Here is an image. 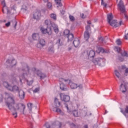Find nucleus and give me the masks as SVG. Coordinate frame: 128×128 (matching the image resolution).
Returning a JSON list of instances; mask_svg holds the SVG:
<instances>
[{"label": "nucleus", "instance_id": "f257e3e1", "mask_svg": "<svg viewBox=\"0 0 128 128\" xmlns=\"http://www.w3.org/2000/svg\"><path fill=\"white\" fill-rule=\"evenodd\" d=\"M6 106L8 110H10L12 113V116H14V118H18L17 110L24 115H26V112H24L26 105L22 103H17L16 104V101H14V99L12 97H9L8 98V101L6 102Z\"/></svg>", "mask_w": 128, "mask_h": 128}, {"label": "nucleus", "instance_id": "f03ea898", "mask_svg": "<svg viewBox=\"0 0 128 128\" xmlns=\"http://www.w3.org/2000/svg\"><path fill=\"white\" fill-rule=\"evenodd\" d=\"M60 106V102H58V98H55L54 104L52 108V110L54 112H60V114H62V110L58 108Z\"/></svg>", "mask_w": 128, "mask_h": 128}, {"label": "nucleus", "instance_id": "7ed1b4c3", "mask_svg": "<svg viewBox=\"0 0 128 128\" xmlns=\"http://www.w3.org/2000/svg\"><path fill=\"white\" fill-rule=\"evenodd\" d=\"M118 8L120 10V12H121L120 14H124V18L127 20L128 16L126 14V7L124 4V2L122 0H120L118 4Z\"/></svg>", "mask_w": 128, "mask_h": 128}, {"label": "nucleus", "instance_id": "20e7f679", "mask_svg": "<svg viewBox=\"0 0 128 128\" xmlns=\"http://www.w3.org/2000/svg\"><path fill=\"white\" fill-rule=\"evenodd\" d=\"M105 62L106 59L102 58H96L92 60V62L96 66H104Z\"/></svg>", "mask_w": 128, "mask_h": 128}, {"label": "nucleus", "instance_id": "39448f33", "mask_svg": "<svg viewBox=\"0 0 128 128\" xmlns=\"http://www.w3.org/2000/svg\"><path fill=\"white\" fill-rule=\"evenodd\" d=\"M60 82H68V85L72 90L78 88V84L74 83L72 80L68 79H64V78H60Z\"/></svg>", "mask_w": 128, "mask_h": 128}, {"label": "nucleus", "instance_id": "423d86ee", "mask_svg": "<svg viewBox=\"0 0 128 128\" xmlns=\"http://www.w3.org/2000/svg\"><path fill=\"white\" fill-rule=\"evenodd\" d=\"M70 104H65V106L66 108L67 112L68 114H73L74 116H78V110H74L73 112L70 109Z\"/></svg>", "mask_w": 128, "mask_h": 128}, {"label": "nucleus", "instance_id": "0eeeda50", "mask_svg": "<svg viewBox=\"0 0 128 128\" xmlns=\"http://www.w3.org/2000/svg\"><path fill=\"white\" fill-rule=\"evenodd\" d=\"M10 22L12 23V26L14 27V28L16 30V26H18V22L16 19H13L11 22H9L5 24L6 26L8 28L10 26Z\"/></svg>", "mask_w": 128, "mask_h": 128}, {"label": "nucleus", "instance_id": "6e6552de", "mask_svg": "<svg viewBox=\"0 0 128 128\" xmlns=\"http://www.w3.org/2000/svg\"><path fill=\"white\" fill-rule=\"evenodd\" d=\"M22 70L23 71L24 74H26V76H28L30 74V67L26 64H24L22 66Z\"/></svg>", "mask_w": 128, "mask_h": 128}, {"label": "nucleus", "instance_id": "1a4fd4ad", "mask_svg": "<svg viewBox=\"0 0 128 128\" xmlns=\"http://www.w3.org/2000/svg\"><path fill=\"white\" fill-rule=\"evenodd\" d=\"M40 30L42 34H48V36H50L52 34V28L48 27L47 28H42Z\"/></svg>", "mask_w": 128, "mask_h": 128}, {"label": "nucleus", "instance_id": "9d476101", "mask_svg": "<svg viewBox=\"0 0 128 128\" xmlns=\"http://www.w3.org/2000/svg\"><path fill=\"white\" fill-rule=\"evenodd\" d=\"M60 98L62 100H64V102H70V96L66 95L64 94H60Z\"/></svg>", "mask_w": 128, "mask_h": 128}, {"label": "nucleus", "instance_id": "9b49d317", "mask_svg": "<svg viewBox=\"0 0 128 128\" xmlns=\"http://www.w3.org/2000/svg\"><path fill=\"white\" fill-rule=\"evenodd\" d=\"M44 46H46V40L44 39H40L36 44V46L38 48H44Z\"/></svg>", "mask_w": 128, "mask_h": 128}, {"label": "nucleus", "instance_id": "f8f14e48", "mask_svg": "<svg viewBox=\"0 0 128 128\" xmlns=\"http://www.w3.org/2000/svg\"><path fill=\"white\" fill-rule=\"evenodd\" d=\"M18 96L20 100H24V96H26V92L22 89H20L18 92Z\"/></svg>", "mask_w": 128, "mask_h": 128}, {"label": "nucleus", "instance_id": "ddd939ff", "mask_svg": "<svg viewBox=\"0 0 128 128\" xmlns=\"http://www.w3.org/2000/svg\"><path fill=\"white\" fill-rule=\"evenodd\" d=\"M18 86L14 85V86H10L9 88V90L12 92H18L19 90Z\"/></svg>", "mask_w": 128, "mask_h": 128}, {"label": "nucleus", "instance_id": "4468645a", "mask_svg": "<svg viewBox=\"0 0 128 128\" xmlns=\"http://www.w3.org/2000/svg\"><path fill=\"white\" fill-rule=\"evenodd\" d=\"M41 16L40 11H36L34 13L33 18L34 20H38L40 18Z\"/></svg>", "mask_w": 128, "mask_h": 128}, {"label": "nucleus", "instance_id": "2eb2a0df", "mask_svg": "<svg viewBox=\"0 0 128 128\" xmlns=\"http://www.w3.org/2000/svg\"><path fill=\"white\" fill-rule=\"evenodd\" d=\"M109 24L110 26L115 28H118V26H120V24L116 20H112L110 23H109Z\"/></svg>", "mask_w": 128, "mask_h": 128}, {"label": "nucleus", "instance_id": "dca6fc26", "mask_svg": "<svg viewBox=\"0 0 128 128\" xmlns=\"http://www.w3.org/2000/svg\"><path fill=\"white\" fill-rule=\"evenodd\" d=\"M73 44H74V46L75 48H78V46H80V40L78 38H75L73 42Z\"/></svg>", "mask_w": 128, "mask_h": 128}, {"label": "nucleus", "instance_id": "f3484780", "mask_svg": "<svg viewBox=\"0 0 128 128\" xmlns=\"http://www.w3.org/2000/svg\"><path fill=\"white\" fill-rule=\"evenodd\" d=\"M6 64H9L10 66H16V61L14 59H12L10 62V60H8L6 61Z\"/></svg>", "mask_w": 128, "mask_h": 128}, {"label": "nucleus", "instance_id": "a211bd4d", "mask_svg": "<svg viewBox=\"0 0 128 128\" xmlns=\"http://www.w3.org/2000/svg\"><path fill=\"white\" fill-rule=\"evenodd\" d=\"M37 76L40 78V80H42L44 78L46 77V74L38 70L36 73Z\"/></svg>", "mask_w": 128, "mask_h": 128}, {"label": "nucleus", "instance_id": "6ab92c4d", "mask_svg": "<svg viewBox=\"0 0 128 128\" xmlns=\"http://www.w3.org/2000/svg\"><path fill=\"white\" fill-rule=\"evenodd\" d=\"M50 26H52V28H53L56 34H58V26L54 22L51 23Z\"/></svg>", "mask_w": 128, "mask_h": 128}, {"label": "nucleus", "instance_id": "aec40b11", "mask_svg": "<svg viewBox=\"0 0 128 128\" xmlns=\"http://www.w3.org/2000/svg\"><path fill=\"white\" fill-rule=\"evenodd\" d=\"M60 88L62 90H64L65 92H66V90H68V87L66 84H64L63 83L60 84Z\"/></svg>", "mask_w": 128, "mask_h": 128}, {"label": "nucleus", "instance_id": "412c9836", "mask_svg": "<svg viewBox=\"0 0 128 128\" xmlns=\"http://www.w3.org/2000/svg\"><path fill=\"white\" fill-rule=\"evenodd\" d=\"M2 11L3 14H6V12H7L8 14H12V12L8 10V8L6 6H3Z\"/></svg>", "mask_w": 128, "mask_h": 128}, {"label": "nucleus", "instance_id": "4be33fe9", "mask_svg": "<svg viewBox=\"0 0 128 128\" xmlns=\"http://www.w3.org/2000/svg\"><path fill=\"white\" fill-rule=\"evenodd\" d=\"M54 128H62V123L60 122L57 121L54 123L52 125Z\"/></svg>", "mask_w": 128, "mask_h": 128}, {"label": "nucleus", "instance_id": "5701e85b", "mask_svg": "<svg viewBox=\"0 0 128 128\" xmlns=\"http://www.w3.org/2000/svg\"><path fill=\"white\" fill-rule=\"evenodd\" d=\"M120 90L122 92V94H124L126 92V85L122 84L120 86Z\"/></svg>", "mask_w": 128, "mask_h": 128}, {"label": "nucleus", "instance_id": "b1692460", "mask_svg": "<svg viewBox=\"0 0 128 128\" xmlns=\"http://www.w3.org/2000/svg\"><path fill=\"white\" fill-rule=\"evenodd\" d=\"M32 38L34 40H40V34L36 33L33 34H32Z\"/></svg>", "mask_w": 128, "mask_h": 128}, {"label": "nucleus", "instance_id": "393cba45", "mask_svg": "<svg viewBox=\"0 0 128 128\" xmlns=\"http://www.w3.org/2000/svg\"><path fill=\"white\" fill-rule=\"evenodd\" d=\"M114 18V16H112V14L110 13L109 14H108L107 15V20H108V24H110L112 22V20Z\"/></svg>", "mask_w": 128, "mask_h": 128}, {"label": "nucleus", "instance_id": "a878e982", "mask_svg": "<svg viewBox=\"0 0 128 128\" xmlns=\"http://www.w3.org/2000/svg\"><path fill=\"white\" fill-rule=\"evenodd\" d=\"M16 74L10 75V78L12 80V83L14 84H16L18 82V80H16Z\"/></svg>", "mask_w": 128, "mask_h": 128}, {"label": "nucleus", "instance_id": "bb28decb", "mask_svg": "<svg viewBox=\"0 0 128 128\" xmlns=\"http://www.w3.org/2000/svg\"><path fill=\"white\" fill-rule=\"evenodd\" d=\"M56 44L58 47V48H60V46H64V42H62V40L58 38L56 42Z\"/></svg>", "mask_w": 128, "mask_h": 128}, {"label": "nucleus", "instance_id": "cd10ccee", "mask_svg": "<svg viewBox=\"0 0 128 128\" xmlns=\"http://www.w3.org/2000/svg\"><path fill=\"white\" fill-rule=\"evenodd\" d=\"M94 56H96V52H94V50H90L88 55V57L90 58H92Z\"/></svg>", "mask_w": 128, "mask_h": 128}, {"label": "nucleus", "instance_id": "c85d7f7f", "mask_svg": "<svg viewBox=\"0 0 128 128\" xmlns=\"http://www.w3.org/2000/svg\"><path fill=\"white\" fill-rule=\"evenodd\" d=\"M48 50L49 52H51L52 54H54V44H51L48 47Z\"/></svg>", "mask_w": 128, "mask_h": 128}, {"label": "nucleus", "instance_id": "c756f323", "mask_svg": "<svg viewBox=\"0 0 128 128\" xmlns=\"http://www.w3.org/2000/svg\"><path fill=\"white\" fill-rule=\"evenodd\" d=\"M90 32H85L84 33V40H88V38H90Z\"/></svg>", "mask_w": 128, "mask_h": 128}, {"label": "nucleus", "instance_id": "7c9ffc66", "mask_svg": "<svg viewBox=\"0 0 128 128\" xmlns=\"http://www.w3.org/2000/svg\"><path fill=\"white\" fill-rule=\"evenodd\" d=\"M27 106L28 108V110H29L30 114H32V103H28L27 104Z\"/></svg>", "mask_w": 128, "mask_h": 128}, {"label": "nucleus", "instance_id": "2f4dec72", "mask_svg": "<svg viewBox=\"0 0 128 128\" xmlns=\"http://www.w3.org/2000/svg\"><path fill=\"white\" fill-rule=\"evenodd\" d=\"M98 50L100 52H102V54H108V52H110L108 50H106L104 48L102 47L99 48Z\"/></svg>", "mask_w": 128, "mask_h": 128}, {"label": "nucleus", "instance_id": "473e14b6", "mask_svg": "<svg viewBox=\"0 0 128 128\" xmlns=\"http://www.w3.org/2000/svg\"><path fill=\"white\" fill-rule=\"evenodd\" d=\"M74 34L70 33L68 34V42H72L74 40Z\"/></svg>", "mask_w": 128, "mask_h": 128}, {"label": "nucleus", "instance_id": "72a5a7b5", "mask_svg": "<svg viewBox=\"0 0 128 128\" xmlns=\"http://www.w3.org/2000/svg\"><path fill=\"white\" fill-rule=\"evenodd\" d=\"M3 85L5 88H8V90H10V88L11 86L10 85V84H8V82H4Z\"/></svg>", "mask_w": 128, "mask_h": 128}, {"label": "nucleus", "instance_id": "f704fd0d", "mask_svg": "<svg viewBox=\"0 0 128 128\" xmlns=\"http://www.w3.org/2000/svg\"><path fill=\"white\" fill-rule=\"evenodd\" d=\"M120 54L122 56H125L126 58H128V52H127L124 50L122 52H121Z\"/></svg>", "mask_w": 128, "mask_h": 128}, {"label": "nucleus", "instance_id": "c9c22d12", "mask_svg": "<svg viewBox=\"0 0 128 128\" xmlns=\"http://www.w3.org/2000/svg\"><path fill=\"white\" fill-rule=\"evenodd\" d=\"M52 23V21H50V20H46L44 21V24H46V26H51Z\"/></svg>", "mask_w": 128, "mask_h": 128}, {"label": "nucleus", "instance_id": "e433bc0d", "mask_svg": "<svg viewBox=\"0 0 128 128\" xmlns=\"http://www.w3.org/2000/svg\"><path fill=\"white\" fill-rule=\"evenodd\" d=\"M92 29H90V26L87 25L86 27V32H91Z\"/></svg>", "mask_w": 128, "mask_h": 128}, {"label": "nucleus", "instance_id": "4c0bfd02", "mask_svg": "<svg viewBox=\"0 0 128 128\" xmlns=\"http://www.w3.org/2000/svg\"><path fill=\"white\" fill-rule=\"evenodd\" d=\"M116 76L118 78H120V72L118 71V70H115L114 72Z\"/></svg>", "mask_w": 128, "mask_h": 128}, {"label": "nucleus", "instance_id": "58836bf2", "mask_svg": "<svg viewBox=\"0 0 128 128\" xmlns=\"http://www.w3.org/2000/svg\"><path fill=\"white\" fill-rule=\"evenodd\" d=\"M51 18L54 20H56V15L54 14H50Z\"/></svg>", "mask_w": 128, "mask_h": 128}, {"label": "nucleus", "instance_id": "ea45409f", "mask_svg": "<svg viewBox=\"0 0 128 128\" xmlns=\"http://www.w3.org/2000/svg\"><path fill=\"white\" fill-rule=\"evenodd\" d=\"M56 4H58L59 6H62V0H54Z\"/></svg>", "mask_w": 128, "mask_h": 128}, {"label": "nucleus", "instance_id": "a19ab883", "mask_svg": "<svg viewBox=\"0 0 128 128\" xmlns=\"http://www.w3.org/2000/svg\"><path fill=\"white\" fill-rule=\"evenodd\" d=\"M70 30H65L64 32V36H68L70 34Z\"/></svg>", "mask_w": 128, "mask_h": 128}, {"label": "nucleus", "instance_id": "79ce46f5", "mask_svg": "<svg viewBox=\"0 0 128 128\" xmlns=\"http://www.w3.org/2000/svg\"><path fill=\"white\" fill-rule=\"evenodd\" d=\"M69 18L71 22H74L76 20L74 17L72 15L69 16Z\"/></svg>", "mask_w": 128, "mask_h": 128}, {"label": "nucleus", "instance_id": "37998d69", "mask_svg": "<svg viewBox=\"0 0 128 128\" xmlns=\"http://www.w3.org/2000/svg\"><path fill=\"white\" fill-rule=\"evenodd\" d=\"M101 4L103 6L104 8H106L108 6V4L106 3H104V0H101Z\"/></svg>", "mask_w": 128, "mask_h": 128}, {"label": "nucleus", "instance_id": "c03bdc74", "mask_svg": "<svg viewBox=\"0 0 128 128\" xmlns=\"http://www.w3.org/2000/svg\"><path fill=\"white\" fill-rule=\"evenodd\" d=\"M26 5H23V8H22V11L26 12Z\"/></svg>", "mask_w": 128, "mask_h": 128}, {"label": "nucleus", "instance_id": "a18cd8bd", "mask_svg": "<svg viewBox=\"0 0 128 128\" xmlns=\"http://www.w3.org/2000/svg\"><path fill=\"white\" fill-rule=\"evenodd\" d=\"M116 44L118 46H120V44H122V41H120V39H118L116 40Z\"/></svg>", "mask_w": 128, "mask_h": 128}, {"label": "nucleus", "instance_id": "49530a36", "mask_svg": "<svg viewBox=\"0 0 128 128\" xmlns=\"http://www.w3.org/2000/svg\"><path fill=\"white\" fill-rule=\"evenodd\" d=\"M38 92H40V88L38 87L36 88L34 90H33V92H34V94Z\"/></svg>", "mask_w": 128, "mask_h": 128}, {"label": "nucleus", "instance_id": "de8ad7c7", "mask_svg": "<svg viewBox=\"0 0 128 128\" xmlns=\"http://www.w3.org/2000/svg\"><path fill=\"white\" fill-rule=\"evenodd\" d=\"M27 84H28V86H32V83L34 82V80H31L30 81L28 80L27 81Z\"/></svg>", "mask_w": 128, "mask_h": 128}, {"label": "nucleus", "instance_id": "09e8293b", "mask_svg": "<svg viewBox=\"0 0 128 128\" xmlns=\"http://www.w3.org/2000/svg\"><path fill=\"white\" fill-rule=\"evenodd\" d=\"M47 6H48V8H50V10H52V3H50V2H48V4H47Z\"/></svg>", "mask_w": 128, "mask_h": 128}, {"label": "nucleus", "instance_id": "8fccbe9b", "mask_svg": "<svg viewBox=\"0 0 128 128\" xmlns=\"http://www.w3.org/2000/svg\"><path fill=\"white\" fill-rule=\"evenodd\" d=\"M98 40L104 43V38L102 37H100L98 38Z\"/></svg>", "mask_w": 128, "mask_h": 128}, {"label": "nucleus", "instance_id": "3c124183", "mask_svg": "<svg viewBox=\"0 0 128 128\" xmlns=\"http://www.w3.org/2000/svg\"><path fill=\"white\" fill-rule=\"evenodd\" d=\"M116 52H118L119 54V52H120L122 50L120 49V48H118V47H116Z\"/></svg>", "mask_w": 128, "mask_h": 128}, {"label": "nucleus", "instance_id": "603ef678", "mask_svg": "<svg viewBox=\"0 0 128 128\" xmlns=\"http://www.w3.org/2000/svg\"><path fill=\"white\" fill-rule=\"evenodd\" d=\"M80 17L82 18H86V16L84 15V13H82L80 14Z\"/></svg>", "mask_w": 128, "mask_h": 128}, {"label": "nucleus", "instance_id": "864d4df0", "mask_svg": "<svg viewBox=\"0 0 128 128\" xmlns=\"http://www.w3.org/2000/svg\"><path fill=\"white\" fill-rule=\"evenodd\" d=\"M124 39L126 40H128V33L126 34L124 36Z\"/></svg>", "mask_w": 128, "mask_h": 128}, {"label": "nucleus", "instance_id": "5fc2aeb1", "mask_svg": "<svg viewBox=\"0 0 128 128\" xmlns=\"http://www.w3.org/2000/svg\"><path fill=\"white\" fill-rule=\"evenodd\" d=\"M46 128H50V124L48 123H46L45 124Z\"/></svg>", "mask_w": 128, "mask_h": 128}, {"label": "nucleus", "instance_id": "6e6d98bb", "mask_svg": "<svg viewBox=\"0 0 128 128\" xmlns=\"http://www.w3.org/2000/svg\"><path fill=\"white\" fill-rule=\"evenodd\" d=\"M118 60L120 62H124V58L122 57H119Z\"/></svg>", "mask_w": 128, "mask_h": 128}, {"label": "nucleus", "instance_id": "4d7b16f0", "mask_svg": "<svg viewBox=\"0 0 128 128\" xmlns=\"http://www.w3.org/2000/svg\"><path fill=\"white\" fill-rule=\"evenodd\" d=\"M78 88H82V84H79L78 85H77Z\"/></svg>", "mask_w": 128, "mask_h": 128}, {"label": "nucleus", "instance_id": "13d9d810", "mask_svg": "<svg viewBox=\"0 0 128 128\" xmlns=\"http://www.w3.org/2000/svg\"><path fill=\"white\" fill-rule=\"evenodd\" d=\"M2 4L3 6H6V2H4V1H2Z\"/></svg>", "mask_w": 128, "mask_h": 128}, {"label": "nucleus", "instance_id": "bf43d9fd", "mask_svg": "<svg viewBox=\"0 0 128 128\" xmlns=\"http://www.w3.org/2000/svg\"><path fill=\"white\" fill-rule=\"evenodd\" d=\"M122 70H124L125 68H126V65H122Z\"/></svg>", "mask_w": 128, "mask_h": 128}, {"label": "nucleus", "instance_id": "052dcab7", "mask_svg": "<svg viewBox=\"0 0 128 128\" xmlns=\"http://www.w3.org/2000/svg\"><path fill=\"white\" fill-rule=\"evenodd\" d=\"M121 112H122V114H124V116H126V112H124V110H121Z\"/></svg>", "mask_w": 128, "mask_h": 128}, {"label": "nucleus", "instance_id": "680f3d73", "mask_svg": "<svg viewBox=\"0 0 128 128\" xmlns=\"http://www.w3.org/2000/svg\"><path fill=\"white\" fill-rule=\"evenodd\" d=\"M118 24H119V26H122V24H124V22H122V21L121 20V21Z\"/></svg>", "mask_w": 128, "mask_h": 128}, {"label": "nucleus", "instance_id": "e2e57ef3", "mask_svg": "<svg viewBox=\"0 0 128 128\" xmlns=\"http://www.w3.org/2000/svg\"><path fill=\"white\" fill-rule=\"evenodd\" d=\"M60 12L62 14V15L64 14V10H60Z\"/></svg>", "mask_w": 128, "mask_h": 128}, {"label": "nucleus", "instance_id": "0e129e2a", "mask_svg": "<svg viewBox=\"0 0 128 128\" xmlns=\"http://www.w3.org/2000/svg\"><path fill=\"white\" fill-rule=\"evenodd\" d=\"M128 74V68H126L125 70V74Z\"/></svg>", "mask_w": 128, "mask_h": 128}, {"label": "nucleus", "instance_id": "69168bd1", "mask_svg": "<svg viewBox=\"0 0 128 128\" xmlns=\"http://www.w3.org/2000/svg\"><path fill=\"white\" fill-rule=\"evenodd\" d=\"M87 24H92V22L91 21H90V20H89V21H88L87 22Z\"/></svg>", "mask_w": 128, "mask_h": 128}, {"label": "nucleus", "instance_id": "338daca9", "mask_svg": "<svg viewBox=\"0 0 128 128\" xmlns=\"http://www.w3.org/2000/svg\"><path fill=\"white\" fill-rule=\"evenodd\" d=\"M82 128H88V125H84Z\"/></svg>", "mask_w": 128, "mask_h": 128}, {"label": "nucleus", "instance_id": "774afa93", "mask_svg": "<svg viewBox=\"0 0 128 128\" xmlns=\"http://www.w3.org/2000/svg\"><path fill=\"white\" fill-rule=\"evenodd\" d=\"M2 100V96L0 95V100Z\"/></svg>", "mask_w": 128, "mask_h": 128}]
</instances>
